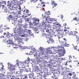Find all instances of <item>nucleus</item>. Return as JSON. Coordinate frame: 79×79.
Wrapping results in <instances>:
<instances>
[{"mask_svg":"<svg viewBox=\"0 0 79 79\" xmlns=\"http://www.w3.org/2000/svg\"><path fill=\"white\" fill-rule=\"evenodd\" d=\"M13 16H12V15H10L9 16V17H8V18H7V20L8 21H10V19L9 18H13Z\"/></svg>","mask_w":79,"mask_h":79,"instance_id":"29","label":"nucleus"},{"mask_svg":"<svg viewBox=\"0 0 79 79\" xmlns=\"http://www.w3.org/2000/svg\"><path fill=\"white\" fill-rule=\"evenodd\" d=\"M23 29H22V27H20V28H18L16 31H14V33H18V34H23Z\"/></svg>","mask_w":79,"mask_h":79,"instance_id":"2","label":"nucleus"},{"mask_svg":"<svg viewBox=\"0 0 79 79\" xmlns=\"http://www.w3.org/2000/svg\"><path fill=\"white\" fill-rule=\"evenodd\" d=\"M63 40H64L65 42H67V40H66V39L65 38H64Z\"/></svg>","mask_w":79,"mask_h":79,"instance_id":"63","label":"nucleus"},{"mask_svg":"<svg viewBox=\"0 0 79 79\" xmlns=\"http://www.w3.org/2000/svg\"><path fill=\"white\" fill-rule=\"evenodd\" d=\"M29 62L28 61V60H26L25 61H24V63H23V64H28V63H29Z\"/></svg>","mask_w":79,"mask_h":79,"instance_id":"34","label":"nucleus"},{"mask_svg":"<svg viewBox=\"0 0 79 79\" xmlns=\"http://www.w3.org/2000/svg\"><path fill=\"white\" fill-rule=\"evenodd\" d=\"M1 28L2 29H1ZM4 29V27H3V26H0V32L1 33H2V32H3V30H2V29Z\"/></svg>","mask_w":79,"mask_h":79,"instance_id":"32","label":"nucleus"},{"mask_svg":"<svg viewBox=\"0 0 79 79\" xmlns=\"http://www.w3.org/2000/svg\"><path fill=\"white\" fill-rule=\"evenodd\" d=\"M47 23H45V22H43L42 23V25L43 26H44L45 27H46L47 25Z\"/></svg>","mask_w":79,"mask_h":79,"instance_id":"35","label":"nucleus"},{"mask_svg":"<svg viewBox=\"0 0 79 79\" xmlns=\"http://www.w3.org/2000/svg\"><path fill=\"white\" fill-rule=\"evenodd\" d=\"M27 32L28 34H30L31 33V30H28Z\"/></svg>","mask_w":79,"mask_h":79,"instance_id":"56","label":"nucleus"},{"mask_svg":"<svg viewBox=\"0 0 79 79\" xmlns=\"http://www.w3.org/2000/svg\"><path fill=\"white\" fill-rule=\"evenodd\" d=\"M63 78L64 79H71V77H68L67 75H64Z\"/></svg>","mask_w":79,"mask_h":79,"instance_id":"23","label":"nucleus"},{"mask_svg":"<svg viewBox=\"0 0 79 79\" xmlns=\"http://www.w3.org/2000/svg\"><path fill=\"white\" fill-rule=\"evenodd\" d=\"M56 35L58 37V38L59 41L60 40V39H61V38H62L63 37V35H62L61 34H59L58 33H57Z\"/></svg>","mask_w":79,"mask_h":79,"instance_id":"11","label":"nucleus"},{"mask_svg":"<svg viewBox=\"0 0 79 79\" xmlns=\"http://www.w3.org/2000/svg\"><path fill=\"white\" fill-rule=\"evenodd\" d=\"M20 6H18L17 3L14 2L12 7V10H18V9H20Z\"/></svg>","mask_w":79,"mask_h":79,"instance_id":"1","label":"nucleus"},{"mask_svg":"<svg viewBox=\"0 0 79 79\" xmlns=\"http://www.w3.org/2000/svg\"><path fill=\"white\" fill-rule=\"evenodd\" d=\"M75 50H79V48L77 46H76V47H75Z\"/></svg>","mask_w":79,"mask_h":79,"instance_id":"50","label":"nucleus"},{"mask_svg":"<svg viewBox=\"0 0 79 79\" xmlns=\"http://www.w3.org/2000/svg\"><path fill=\"white\" fill-rule=\"evenodd\" d=\"M73 20H75V21H78V19L76 17H75L74 18H73Z\"/></svg>","mask_w":79,"mask_h":79,"instance_id":"47","label":"nucleus"},{"mask_svg":"<svg viewBox=\"0 0 79 79\" xmlns=\"http://www.w3.org/2000/svg\"><path fill=\"white\" fill-rule=\"evenodd\" d=\"M8 69H9V70L10 72H13V71L15 70V68H11V67H8Z\"/></svg>","mask_w":79,"mask_h":79,"instance_id":"24","label":"nucleus"},{"mask_svg":"<svg viewBox=\"0 0 79 79\" xmlns=\"http://www.w3.org/2000/svg\"><path fill=\"white\" fill-rule=\"evenodd\" d=\"M56 61L58 62V60L53 59L51 61V62L52 63V64H55Z\"/></svg>","mask_w":79,"mask_h":79,"instance_id":"17","label":"nucleus"},{"mask_svg":"<svg viewBox=\"0 0 79 79\" xmlns=\"http://www.w3.org/2000/svg\"><path fill=\"white\" fill-rule=\"evenodd\" d=\"M23 12L24 13H29V10H24Z\"/></svg>","mask_w":79,"mask_h":79,"instance_id":"42","label":"nucleus"},{"mask_svg":"<svg viewBox=\"0 0 79 79\" xmlns=\"http://www.w3.org/2000/svg\"><path fill=\"white\" fill-rule=\"evenodd\" d=\"M53 50V49H52V47L48 48H46V50L48 53H52V50Z\"/></svg>","mask_w":79,"mask_h":79,"instance_id":"7","label":"nucleus"},{"mask_svg":"<svg viewBox=\"0 0 79 79\" xmlns=\"http://www.w3.org/2000/svg\"><path fill=\"white\" fill-rule=\"evenodd\" d=\"M18 44H20V45H22V44H23V42L22 41H19V40L18 41Z\"/></svg>","mask_w":79,"mask_h":79,"instance_id":"33","label":"nucleus"},{"mask_svg":"<svg viewBox=\"0 0 79 79\" xmlns=\"http://www.w3.org/2000/svg\"><path fill=\"white\" fill-rule=\"evenodd\" d=\"M47 42L48 44H52L54 42V41L53 40H49L47 41Z\"/></svg>","mask_w":79,"mask_h":79,"instance_id":"30","label":"nucleus"},{"mask_svg":"<svg viewBox=\"0 0 79 79\" xmlns=\"http://www.w3.org/2000/svg\"><path fill=\"white\" fill-rule=\"evenodd\" d=\"M52 30H50L48 29H47L46 30V32H47L49 34H52Z\"/></svg>","mask_w":79,"mask_h":79,"instance_id":"28","label":"nucleus"},{"mask_svg":"<svg viewBox=\"0 0 79 79\" xmlns=\"http://www.w3.org/2000/svg\"><path fill=\"white\" fill-rule=\"evenodd\" d=\"M23 0H16V2H21V1H23Z\"/></svg>","mask_w":79,"mask_h":79,"instance_id":"61","label":"nucleus"},{"mask_svg":"<svg viewBox=\"0 0 79 79\" xmlns=\"http://www.w3.org/2000/svg\"><path fill=\"white\" fill-rule=\"evenodd\" d=\"M2 4H4V5H6V2L5 1H2Z\"/></svg>","mask_w":79,"mask_h":79,"instance_id":"55","label":"nucleus"},{"mask_svg":"<svg viewBox=\"0 0 79 79\" xmlns=\"http://www.w3.org/2000/svg\"><path fill=\"white\" fill-rule=\"evenodd\" d=\"M8 6H12L13 5L14 2H10V1H8L7 2Z\"/></svg>","mask_w":79,"mask_h":79,"instance_id":"13","label":"nucleus"},{"mask_svg":"<svg viewBox=\"0 0 79 79\" xmlns=\"http://www.w3.org/2000/svg\"><path fill=\"white\" fill-rule=\"evenodd\" d=\"M67 26V24H66V23H65L64 24L63 26Z\"/></svg>","mask_w":79,"mask_h":79,"instance_id":"64","label":"nucleus"},{"mask_svg":"<svg viewBox=\"0 0 79 79\" xmlns=\"http://www.w3.org/2000/svg\"><path fill=\"white\" fill-rule=\"evenodd\" d=\"M56 26H61V25L60 24V23H58V22H56L55 24Z\"/></svg>","mask_w":79,"mask_h":79,"instance_id":"40","label":"nucleus"},{"mask_svg":"<svg viewBox=\"0 0 79 79\" xmlns=\"http://www.w3.org/2000/svg\"><path fill=\"white\" fill-rule=\"evenodd\" d=\"M25 71L26 72H31V68H29V67H26L25 68Z\"/></svg>","mask_w":79,"mask_h":79,"instance_id":"19","label":"nucleus"},{"mask_svg":"<svg viewBox=\"0 0 79 79\" xmlns=\"http://www.w3.org/2000/svg\"><path fill=\"white\" fill-rule=\"evenodd\" d=\"M56 77H57V76L56 75H54V76H52V79H55Z\"/></svg>","mask_w":79,"mask_h":79,"instance_id":"45","label":"nucleus"},{"mask_svg":"<svg viewBox=\"0 0 79 79\" xmlns=\"http://www.w3.org/2000/svg\"><path fill=\"white\" fill-rule=\"evenodd\" d=\"M52 59V60H60V58H59L56 57H55V56H53Z\"/></svg>","mask_w":79,"mask_h":79,"instance_id":"36","label":"nucleus"},{"mask_svg":"<svg viewBox=\"0 0 79 79\" xmlns=\"http://www.w3.org/2000/svg\"><path fill=\"white\" fill-rule=\"evenodd\" d=\"M51 34V33L50 34H48L46 35H47V36H46L47 37H53V35H52V34Z\"/></svg>","mask_w":79,"mask_h":79,"instance_id":"25","label":"nucleus"},{"mask_svg":"<svg viewBox=\"0 0 79 79\" xmlns=\"http://www.w3.org/2000/svg\"><path fill=\"white\" fill-rule=\"evenodd\" d=\"M61 44H62V45L63 46L64 45H66V42H62Z\"/></svg>","mask_w":79,"mask_h":79,"instance_id":"46","label":"nucleus"},{"mask_svg":"<svg viewBox=\"0 0 79 79\" xmlns=\"http://www.w3.org/2000/svg\"><path fill=\"white\" fill-rule=\"evenodd\" d=\"M10 29L9 27H8V25L4 26V29L6 30V29Z\"/></svg>","mask_w":79,"mask_h":79,"instance_id":"31","label":"nucleus"},{"mask_svg":"<svg viewBox=\"0 0 79 79\" xmlns=\"http://www.w3.org/2000/svg\"><path fill=\"white\" fill-rule=\"evenodd\" d=\"M9 40H6V42L8 44H10V45H12L14 44L13 42V39L12 38H8Z\"/></svg>","mask_w":79,"mask_h":79,"instance_id":"4","label":"nucleus"},{"mask_svg":"<svg viewBox=\"0 0 79 79\" xmlns=\"http://www.w3.org/2000/svg\"><path fill=\"white\" fill-rule=\"evenodd\" d=\"M21 79H27V76L26 74L23 75L22 76Z\"/></svg>","mask_w":79,"mask_h":79,"instance_id":"14","label":"nucleus"},{"mask_svg":"<svg viewBox=\"0 0 79 79\" xmlns=\"http://www.w3.org/2000/svg\"><path fill=\"white\" fill-rule=\"evenodd\" d=\"M32 20H33V21H35V22H38V23H39L40 21V20H39V19L35 18H33L32 19Z\"/></svg>","mask_w":79,"mask_h":79,"instance_id":"16","label":"nucleus"},{"mask_svg":"<svg viewBox=\"0 0 79 79\" xmlns=\"http://www.w3.org/2000/svg\"><path fill=\"white\" fill-rule=\"evenodd\" d=\"M44 17H45V18H47L48 17V15L45 14V15L44 16Z\"/></svg>","mask_w":79,"mask_h":79,"instance_id":"54","label":"nucleus"},{"mask_svg":"<svg viewBox=\"0 0 79 79\" xmlns=\"http://www.w3.org/2000/svg\"><path fill=\"white\" fill-rule=\"evenodd\" d=\"M28 32L26 33V32H23V35H22V37H27L29 36V35H28Z\"/></svg>","mask_w":79,"mask_h":79,"instance_id":"15","label":"nucleus"},{"mask_svg":"<svg viewBox=\"0 0 79 79\" xmlns=\"http://www.w3.org/2000/svg\"><path fill=\"white\" fill-rule=\"evenodd\" d=\"M12 36V35L11 34H10L9 33V32H6V37L7 38V39H10V37H11Z\"/></svg>","mask_w":79,"mask_h":79,"instance_id":"12","label":"nucleus"},{"mask_svg":"<svg viewBox=\"0 0 79 79\" xmlns=\"http://www.w3.org/2000/svg\"><path fill=\"white\" fill-rule=\"evenodd\" d=\"M61 74L62 75H64V76H65L66 75V73H65V72H62V73H61Z\"/></svg>","mask_w":79,"mask_h":79,"instance_id":"48","label":"nucleus"},{"mask_svg":"<svg viewBox=\"0 0 79 79\" xmlns=\"http://www.w3.org/2000/svg\"><path fill=\"white\" fill-rule=\"evenodd\" d=\"M50 21L51 23H53L54 24H55L57 22L56 21V19H51Z\"/></svg>","mask_w":79,"mask_h":79,"instance_id":"9","label":"nucleus"},{"mask_svg":"<svg viewBox=\"0 0 79 79\" xmlns=\"http://www.w3.org/2000/svg\"><path fill=\"white\" fill-rule=\"evenodd\" d=\"M24 40L25 41H26V42H27L28 38H25Z\"/></svg>","mask_w":79,"mask_h":79,"instance_id":"62","label":"nucleus"},{"mask_svg":"<svg viewBox=\"0 0 79 79\" xmlns=\"http://www.w3.org/2000/svg\"><path fill=\"white\" fill-rule=\"evenodd\" d=\"M53 28L54 29H56L57 31H60V27H61V26H59V27L58 26H53Z\"/></svg>","mask_w":79,"mask_h":79,"instance_id":"8","label":"nucleus"},{"mask_svg":"<svg viewBox=\"0 0 79 79\" xmlns=\"http://www.w3.org/2000/svg\"><path fill=\"white\" fill-rule=\"evenodd\" d=\"M12 45L13 48H18V47L15 44H13Z\"/></svg>","mask_w":79,"mask_h":79,"instance_id":"39","label":"nucleus"},{"mask_svg":"<svg viewBox=\"0 0 79 79\" xmlns=\"http://www.w3.org/2000/svg\"><path fill=\"white\" fill-rule=\"evenodd\" d=\"M1 76H2V77H3V76H5V74L3 73H1Z\"/></svg>","mask_w":79,"mask_h":79,"instance_id":"60","label":"nucleus"},{"mask_svg":"<svg viewBox=\"0 0 79 79\" xmlns=\"http://www.w3.org/2000/svg\"><path fill=\"white\" fill-rule=\"evenodd\" d=\"M57 32H58L57 34H59L63 35V34H64V32H63V31L61 29L59 30V31H57Z\"/></svg>","mask_w":79,"mask_h":79,"instance_id":"22","label":"nucleus"},{"mask_svg":"<svg viewBox=\"0 0 79 79\" xmlns=\"http://www.w3.org/2000/svg\"><path fill=\"white\" fill-rule=\"evenodd\" d=\"M78 34V32L76 31H73V35H77Z\"/></svg>","mask_w":79,"mask_h":79,"instance_id":"27","label":"nucleus"},{"mask_svg":"<svg viewBox=\"0 0 79 79\" xmlns=\"http://www.w3.org/2000/svg\"><path fill=\"white\" fill-rule=\"evenodd\" d=\"M44 21H47V19L46 17H44Z\"/></svg>","mask_w":79,"mask_h":79,"instance_id":"59","label":"nucleus"},{"mask_svg":"<svg viewBox=\"0 0 79 79\" xmlns=\"http://www.w3.org/2000/svg\"><path fill=\"white\" fill-rule=\"evenodd\" d=\"M30 28H32V29H37V26L36 25H31L30 26Z\"/></svg>","mask_w":79,"mask_h":79,"instance_id":"20","label":"nucleus"},{"mask_svg":"<svg viewBox=\"0 0 79 79\" xmlns=\"http://www.w3.org/2000/svg\"><path fill=\"white\" fill-rule=\"evenodd\" d=\"M38 29H40V31H42V28L41 27H38Z\"/></svg>","mask_w":79,"mask_h":79,"instance_id":"57","label":"nucleus"},{"mask_svg":"<svg viewBox=\"0 0 79 79\" xmlns=\"http://www.w3.org/2000/svg\"><path fill=\"white\" fill-rule=\"evenodd\" d=\"M22 28H27V26L26 25H21V26Z\"/></svg>","mask_w":79,"mask_h":79,"instance_id":"38","label":"nucleus"},{"mask_svg":"<svg viewBox=\"0 0 79 79\" xmlns=\"http://www.w3.org/2000/svg\"><path fill=\"white\" fill-rule=\"evenodd\" d=\"M58 46V47H55V48H60V49H59V50L60 51V52H66V51H65V49H64V48L62 47V46Z\"/></svg>","mask_w":79,"mask_h":79,"instance_id":"5","label":"nucleus"},{"mask_svg":"<svg viewBox=\"0 0 79 79\" xmlns=\"http://www.w3.org/2000/svg\"><path fill=\"white\" fill-rule=\"evenodd\" d=\"M8 66H10V67H13V64H11L10 63H8Z\"/></svg>","mask_w":79,"mask_h":79,"instance_id":"37","label":"nucleus"},{"mask_svg":"<svg viewBox=\"0 0 79 79\" xmlns=\"http://www.w3.org/2000/svg\"><path fill=\"white\" fill-rule=\"evenodd\" d=\"M39 50L40 51H43V48L42 47H40L39 48Z\"/></svg>","mask_w":79,"mask_h":79,"instance_id":"49","label":"nucleus"},{"mask_svg":"<svg viewBox=\"0 0 79 79\" xmlns=\"http://www.w3.org/2000/svg\"><path fill=\"white\" fill-rule=\"evenodd\" d=\"M16 27H21V25L20 24H19V23H17V25L16 26Z\"/></svg>","mask_w":79,"mask_h":79,"instance_id":"43","label":"nucleus"},{"mask_svg":"<svg viewBox=\"0 0 79 79\" xmlns=\"http://www.w3.org/2000/svg\"><path fill=\"white\" fill-rule=\"evenodd\" d=\"M23 32H27L28 31V30L26 29H24L23 30Z\"/></svg>","mask_w":79,"mask_h":79,"instance_id":"52","label":"nucleus"},{"mask_svg":"<svg viewBox=\"0 0 79 79\" xmlns=\"http://www.w3.org/2000/svg\"><path fill=\"white\" fill-rule=\"evenodd\" d=\"M17 10H12V11L10 12V13L13 17H17L18 15H17V14L16 13V11H17Z\"/></svg>","mask_w":79,"mask_h":79,"instance_id":"3","label":"nucleus"},{"mask_svg":"<svg viewBox=\"0 0 79 79\" xmlns=\"http://www.w3.org/2000/svg\"><path fill=\"white\" fill-rule=\"evenodd\" d=\"M51 3L52 5H54L52 7L53 10H55V9L56 8V6H57V4H56V3L54 1L52 0L51 1Z\"/></svg>","mask_w":79,"mask_h":79,"instance_id":"6","label":"nucleus"},{"mask_svg":"<svg viewBox=\"0 0 79 79\" xmlns=\"http://www.w3.org/2000/svg\"><path fill=\"white\" fill-rule=\"evenodd\" d=\"M28 76H29V78H31V79H32V78H33L34 77V74L32 73H30L28 74Z\"/></svg>","mask_w":79,"mask_h":79,"instance_id":"21","label":"nucleus"},{"mask_svg":"<svg viewBox=\"0 0 79 79\" xmlns=\"http://www.w3.org/2000/svg\"><path fill=\"white\" fill-rule=\"evenodd\" d=\"M25 69H26V68L24 67V65H23V67L21 66L20 67H19V69L20 73H23V71H24Z\"/></svg>","mask_w":79,"mask_h":79,"instance_id":"10","label":"nucleus"},{"mask_svg":"<svg viewBox=\"0 0 79 79\" xmlns=\"http://www.w3.org/2000/svg\"><path fill=\"white\" fill-rule=\"evenodd\" d=\"M38 0H31V1L34 2V3H35V2H37Z\"/></svg>","mask_w":79,"mask_h":79,"instance_id":"58","label":"nucleus"},{"mask_svg":"<svg viewBox=\"0 0 79 79\" xmlns=\"http://www.w3.org/2000/svg\"><path fill=\"white\" fill-rule=\"evenodd\" d=\"M3 12L4 13H6V12H7V9H4L3 10Z\"/></svg>","mask_w":79,"mask_h":79,"instance_id":"51","label":"nucleus"},{"mask_svg":"<svg viewBox=\"0 0 79 79\" xmlns=\"http://www.w3.org/2000/svg\"><path fill=\"white\" fill-rule=\"evenodd\" d=\"M66 34H68L69 35H73V31L72 32L69 31H67V32H66Z\"/></svg>","mask_w":79,"mask_h":79,"instance_id":"18","label":"nucleus"},{"mask_svg":"<svg viewBox=\"0 0 79 79\" xmlns=\"http://www.w3.org/2000/svg\"><path fill=\"white\" fill-rule=\"evenodd\" d=\"M23 22V20L21 19L19 20V21H18V23H20V24H22Z\"/></svg>","mask_w":79,"mask_h":79,"instance_id":"41","label":"nucleus"},{"mask_svg":"<svg viewBox=\"0 0 79 79\" xmlns=\"http://www.w3.org/2000/svg\"><path fill=\"white\" fill-rule=\"evenodd\" d=\"M47 20H49V21H50V20L51 19H50V17L49 16H48V17H47Z\"/></svg>","mask_w":79,"mask_h":79,"instance_id":"53","label":"nucleus"},{"mask_svg":"<svg viewBox=\"0 0 79 79\" xmlns=\"http://www.w3.org/2000/svg\"><path fill=\"white\" fill-rule=\"evenodd\" d=\"M11 78V79H19V77L18 76L17 77L14 76L12 77Z\"/></svg>","mask_w":79,"mask_h":79,"instance_id":"26","label":"nucleus"},{"mask_svg":"<svg viewBox=\"0 0 79 79\" xmlns=\"http://www.w3.org/2000/svg\"><path fill=\"white\" fill-rule=\"evenodd\" d=\"M19 73V72H16V74H20V75H21V74H22L21 72Z\"/></svg>","mask_w":79,"mask_h":79,"instance_id":"44","label":"nucleus"}]
</instances>
